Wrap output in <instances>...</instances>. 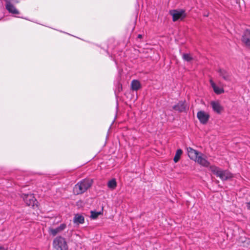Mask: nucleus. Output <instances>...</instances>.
<instances>
[{
	"mask_svg": "<svg viewBox=\"0 0 250 250\" xmlns=\"http://www.w3.org/2000/svg\"><path fill=\"white\" fill-rule=\"evenodd\" d=\"M92 184V179H83L75 185L73 188L74 193L76 195L83 194L91 187Z\"/></svg>",
	"mask_w": 250,
	"mask_h": 250,
	"instance_id": "obj_1",
	"label": "nucleus"
},
{
	"mask_svg": "<svg viewBox=\"0 0 250 250\" xmlns=\"http://www.w3.org/2000/svg\"><path fill=\"white\" fill-rule=\"evenodd\" d=\"M210 171L217 177H219L222 181H227L233 177V175L228 170H223L221 168L215 167H210Z\"/></svg>",
	"mask_w": 250,
	"mask_h": 250,
	"instance_id": "obj_2",
	"label": "nucleus"
},
{
	"mask_svg": "<svg viewBox=\"0 0 250 250\" xmlns=\"http://www.w3.org/2000/svg\"><path fill=\"white\" fill-rule=\"evenodd\" d=\"M169 14L172 16V21L174 22L183 21L187 16L186 10L183 9L170 10Z\"/></svg>",
	"mask_w": 250,
	"mask_h": 250,
	"instance_id": "obj_3",
	"label": "nucleus"
},
{
	"mask_svg": "<svg viewBox=\"0 0 250 250\" xmlns=\"http://www.w3.org/2000/svg\"><path fill=\"white\" fill-rule=\"evenodd\" d=\"M54 248L57 250H67L68 246L64 238L62 236L57 237L53 241Z\"/></svg>",
	"mask_w": 250,
	"mask_h": 250,
	"instance_id": "obj_4",
	"label": "nucleus"
},
{
	"mask_svg": "<svg viewBox=\"0 0 250 250\" xmlns=\"http://www.w3.org/2000/svg\"><path fill=\"white\" fill-rule=\"evenodd\" d=\"M21 197L27 206H31L32 207H34L35 205L37 206V203L38 202L33 194H22Z\"/></svg>",
	"mask_w": 250,
	"mask_h": 250,
	"instance_id": "obj_5",
	"label": "nucleus"
},
{
	"mask_svg": "<svg viewBox=\"0 0 250 250\" xmlns=\"http://www.w3.org/2000/svg\"><path fill=\"white\" fill-rule=\"evenodd\" d=\"M197 117L201 124H206L209 120V115L205 111L201 110L197 112Z\"/></svg>",
	"mask_w": 250,
	"mask_h": 250,
	"instance_id": "obj_6",
	"label": "nucleus"
},
{
	"mask_svg": "<svg viewBox=\"0 0 250 250\" xmlns=\"http://www.w3.org/2000/svg\"><path fill=\"white\" fill-rule=\"evenodd\" d=\"M172 108L179 112H185L187 110V105L185 101H179L176 104L172 106Z\"/></svg>",
	"mask_w": 250,
	"mask_h": 250,
	"instance_id": "obj_7",
	"label": "nucleus"
},
{
	"mask_svg": "<svg viewBox=\"0 0 250 250\" xmlns=\"http://www.w3.org/2000/svg\"><path fill=\"white\" fill-rule=\"evenodd\" d=\"M66 225L65 224H62L60 225V226L56 228H49V233L54 236H56L58 233H60L63 231L66 228Z\"/></svg>",
	"mask_w": 250,
	"mask_h": 250,
	"instance_id": "obj_8",
	"label": "nucleus"
},
{
	"mask_svg": "<svg viewBox=\"0 0 250 250\" xmlns=\"http://www.w3.org/2000/svg\"><path fill=\"white\" fill-rule=\"evenodd\" d=\"M242 42L245 45L249 47H250V30H246L242 37Z\"/></svg>",
	"mask_w": 250,
	"mask_h": 250,
	"instance_id": "obj_9",
	"label": "nucleus"
},
{
	"mask_svg": "<svg viewBox=\"0 0 250 250\" xmlns=\"http://www.w3.org/2000/svg\"><path fill=\"white\" fill-rule=\"evenodd\" d=\"M195 161L205 167H208L210 164L209 162L205 157H203V154L201 153H199Z\"/></svg>",
	"mask_w": 250,
	"mask_h": 250,
	"instance_id": "obj_10",
	"label": "nucleus"
},
{
	"mask_svg": "<svg viewBox=\"0 0 250 250\" xmlns=\"http://www.w3.org/2000/svg\"><path fill=\"white\" fill-rule=\"evenodd\" d=\"M6 5L5 7L6 9L8 10V11L13 14H19V11L16 8V7L12 4L10 1L8 0H5Z\"/></svg>",
	"mask_w": 250,
	"mask_h": 250,
	"instance_id": "obj_11",
	"label": "nucleus"
},
{
	"mask_svg": "<svg viewBox=\"0 0 250 250\" xmlns=\"http://www.w3.org/2000/svg\"><path fill=\"white\" fill-rule=\"evenodd\" d=\"M213 110L217 114H220L223 110V107L218 102L212 101L210 103Z\"/></svg>",
	"mask_w": 250,
	"mask_h": 250,
	"instance_id": "obj_12",
	"label": "nucleus"
},
{
	"mask_svg": "<svg viewBox=\"0 0 250 250\" xmlns=\"http://www.w3.org/2000/svg\"><path fill=\"white\" fill-rule=\"evenodd\" d=\"M187 151L188 157L191 160L194 161H195V160L197 159V157L200 153L198 151L193 149L190 147L187 148Z\"/></svg>",
	"mask_w": 250,
	"mask_h": 250,
	"instance_id": "obj_13",
	"label": "nucleus"
},
{
	"mask_svg": "<svg viewBox=\"0 0 250 250\" xmlns=\"http://www.w3.org/2000/svg\"><path fill=\"white\" fill-rule=\"evenodd\" d=\"M217 72L220 76H221L224 80L226 81H230V75L227 71L224 69L220 68L218 69Z\"/></svg>",
	"mask_w": 250,
	"mask_h": 250,
	"instance_id": "obj_14",
	"label": "nucleus"
},
{
	"mask_svg": "<svg viewBox=\"0 0 250 250\" xmlns=\"http://www.w3.org/2000/svg\"><path fill=\"white\" fill-rule=\"evenodd\" d=\"M73 221L77 224H83L84 222V218L82 215L76 214L73 218Z\"/></svg>",
	"mask_w": 250,
	"mask_h": 250,
	"instance_id": "obj_15",
	"label": "nucleus"
},
{
	"mask_svg": "<svg viewBox=\"0 0 250 250\" xmlns=\"http://www.w3.org/2000/svg\"><path fill=\"white\" fill-rule=\"evenodd\" d=\"M131 89L133 90L137 91L141 88V84L139 81L133 80L131 83Z\"/></svg>",
	"mask_w": 250,
	"mask_h": 250,
	"instance_id": "obj_16",
	"label": "nucleus"
},
{
	"mask_svg": "<svg viewBox=\"0 0 250 250\" xmlns=\"http://www.w3.org/2000/svg\"><path fill=\"white\" fill-rule=\"evenodd\" d=\"M108 187L111 189H115L117 187V183L115 179H112L109 181L107 184Z\"/></svg>",
	"mask_w": 250,
	"mask_h": 250,
	"instance_id": "obj_17",
	"label": "nucleus"
},
{
	"mask_svg": "<svg viewBox=\"0 0 250 250\" xmlns=\"http://www.w3.org/2000/svg\"><path fill=\"white\" fill-rule=\"evenodd\" d=\"M182 153L183 151L182 149H178L177 150L176 154L173 159L174 162L176 163L179 160L180 156L182 155Z\"/></svg>",
	"mask_w": 250,
	"mask_h": 250,
	"instance_id": "obj_18",
	"label": "nucleus"
},
{
	"mask_svg": "<svg viewBox=\"0 0 250 250\" xmlns=\"http://www.w3.org/2000/svg\"><path fill=\"white\" fill-rule=\"evenodd\" d=\"M182 58L184 60L188 62H190L193 60V58L189 54H183Z\"/></svg>",
	"mask_w": 250,
	"mask_h": 250,
	"instance_id": "obj_19",
	"label": "nucleus"
},
{
	"mask_svg": "<svg viewBox=\"0 0 250 250\" xmlns=\"http://www.w3.org/2000/svg\"><path fill=\"white\" fill-rule=\"evenodd\" d=\"M91 215L90 217L93 219H96L98 216L102 214L101 211H91Z\"/></svg>",
	"mask_w": 250,
	"mask_h": 250,
	"instance_id": "obj_20",
	"label": "nucleus"
},
{
	"mask_svg": "<svg viewBox=\"0 0 250 250\" xmlns=\"http://www.w3.org/2000/svg\"><path fill=\"white\" fill-rule=\"evenodd\" d=\"M213 91L217 94H220L224 92V90L223 88H219L217 86L216 88H214Z\"/></svg>",
	"mask_w": 250,
	"mask_h": 250,
	"instance_id": "obj_21",
	"label": "nucleus"
},
{
	"mask_svg": "<svg viewBox=\"0 0 250 250\" xmlns=\"http://www.w3.org/2000/svg\"><path fill=\"white\" fill-rule=\"evenodd\" d=\"M122 85L120 83H118L116 90H115V93L116 95H118V93L122 90Z\"/></svg>",
	"mask_w": 250,
	"mask_h": 250,
	"instance_id": "obj_22",
	"label": "nucleus"
},
{
	"mask_svg": "<svg viewBox=\"0 0 250 250\" xmlns=\"http://www.w3.org/2000/svg\"><path fill=\"white\" fill-rule=\"evenodd\" d=\"M211 86L212 87L213 89H214V88H216L217 87V85L215 83H212V84H211Z\"/></svg>",
	"mask_w": 250,
	"mask_h": 250,
	"instance_id": "obj_23",
	"label": "nucleus"
},
{
	"mask_svg": "<svg viewBox=\"0 0 250 250\" xmlns=\"http://www.w3.org/2000/svg\"><path fill=\"white\" fill-rule=\"evenodd\" d=\"M0 250H7V249H5L2 246H0Z\"/></svg>",
	"mask_w": 250,
	"mask_h": 250,
	"instance_id": "obj_24",
	"label": "nucleus"
},
{
	"mask_svg": "<svg viewBox=\"0 0 250 250\" xmlns=\"http://www.w3.org/2000/svg\"><path fill=\"white\" fill-rule=\"evenodd\" d=\"M137 38L139 39H141L142 38V35L141 34L138 35Z\"/></svg>",
	"mask_w": 250,
	"mask_h": 250,
	"instance_id": "obj_25",
	"label": "nucleus"
},
{
	"mask_svg": "<svg viewBox=\"0 0 250 250\" xmlns=\"http://www.w3.org/2000/svg\"><path fill=\"white\" fill-rule=\"evenodd\" d=\"M248 208L250 209V202L248 203Z\"/></svg>",
	"mask_w": 250,
	"mask_h": 250,
	"instance_id": "obj_26",
	"label": "nucleus"
},
{
	"mask_svg": "<svg viewBox=\"0 0 250 250\" xmlns=\"http://www.w3.org/2000/svg\"><path fill=\"white\" fill-rule=\"evenodd\" d=\"M209 83H210V85L212 84V83H214V82L212 80H210Z\"/></svg>",
	"mask_w": 250,
	"mask_h": 250,
	"instance_id": "obj_27",
	"label": "nucleus"
},
{
	"mask_svg": "<svg viewBox=\"0 0 250 250\" xmlns=\"http://www.w3.org/2000/svg\"><path fill=\"white\" fill-rule=\"evenodd\" d=\"M12 1L16 3H18L19 2L18 0H12Z\"/></svg>",
	"mask_w": 250,
	"mask_h": 250,
	"instance_id": "obj_28",
	"label": "nucleus"
},
{
	"mask_svg": "<svg viewBox=\"0 0 250 250\" xmlns=\"http://www.w3.org/2000/svg\"><path fill=\"white\" fill-rule=\"evenodd\" d=\"M216 183H219V181H216Z\"/></svg>",
	"mask_w": 250,
	"mask_h": 250,
	"instance_id": "obj_29",
	"label": "nucleus"
}]
</instances>
